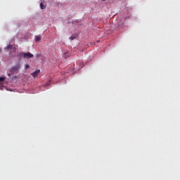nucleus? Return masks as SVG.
<instances>
[{
  "label": "nucleus",
  "instance_id": "1",
  "mask_svg": "<svg viewBox=\"0 0 180 180\" xmlns=\"http://www.w3.org/2000/svg\"><path fill=\"white\" fill-rule=\"evenodd\" d=\"M19 70H20V63H16L11 68L8 69V72L15 75V74H18V72H19Z\"/></svg>",
  "mask_w": 180,
  "mask_h": 180
},
{
  "label": "nucleus",
  "instance_id": "2",
  "mask_svg": "<svg viewBox=\"0 0 180 180\" xmlns=\"http://www.w3.org/2000/svg\"><path fill=\"white\" fill-rule=\"evenodd\" d=\"M33 57H34V56L30 52L24 54V58H33Z\"/></svg>",
  "mask_w": 180,
  "mask_h": 180
},
{
  "label": "nucleus",
  "instance_id": "3",
  "mask_svg": "<svg viewBox=\"0 0 180 180\" xmlns=\"http://www.w3.org/2000/svg\"><path fill=\"white\" fill-rule=\"evenodd\" d=\"M39 73H40V70H35V71L32 74V77H33L34 78H36V77H37Z\"/></svg>",
  "mask_w": 180,
  "mask_h": 180
},
{
  "label": "nucleus",
  "instance_id": "4",
  "mask_svg": "<svg viewBox=\"0 0 180 180\" xmlns=\"http://www.w3.org/2000/svg\"><path fill=\"white\" fill-rule=\"evenodd\" d=\"M18 57H24L25 58V53L18 52Z\"/></svg>",
  "mask_w": 180,
  "mask_h": 180
},
{
  "label": "nucleus",
  "instance_id": "5",
  "mask_svg": "<svg viewBox=\"0 0 180 180\" xmlns=\"http://www.w3.org/2000/svg\"><path fill=\"white\" fill-rule=\"evenodd\" d=\"M12 47H13V45H8L5 49L6 50H12Z\"/></svg>",
  "mask_w": 180,
  "mask_h": 180
},
{
  "label": "nucleus",
  "instance_id": "6",
  "mask_svg": "<svg viewBox=\"0 0 180 180\" xmlns=\"http://www.w3.org/2000/svg\"><path fill=\"white\" fill-rule=\"evenodd\" d=\"M41 39L40 36H35V41H40Z\"/></svg>",
  "mask_w": 180,
  "mask_h": 180
},
{
  "label": "nucleus",
  "instance_id": "7",
  "mask_svg": "<svg viewBox=\"0 0 180 180\" xmlns=\"http://www.w3.org/2000/svg\"><path fill=\"white\" fill-rule=\"evenodd\" d=\"M69 39L70 40H74L75 39H77V35L73 34Z\"/></svg>",
  "mask_w": 180,
  "mask_h": 180
},
{
  "label": "nucleus",
  "instance_id": "8",
  "mask_svg": "<svg viewBox=\"0 0 180 180\" xmlns=\"http://www.w3.org/2000/svg\"><path fill=\"white\" fill-rule=\"evenodd\" d=\"M40 8L41 9H46V5L43 4V3H41Z\"/></svg>",
  "mask_w": 180,
  "mask_h": 180
},
{
  "label": "nucleus",
  "instance_id": "9",
  "mask_svg": "<svg viewBox=\"0 0 180 180\" xmlns=\"http://www.w3.org/2000/svg\"><path fill=\"white\" fill-rule=\"evenodd\" d=\"M4 81H5V77H0V82H4Z\"/></svg>",
  "mask_w": 180,
  "mask_h": 180
},
{
  "label": "nucleus",
  "instance_id": "10",
  "mask_svg": "<svg viewBox=\"0 0 180 180\" xmlns=\"http://www.w3.org/2000/svg\"><path fill=\"white\" fill-rule=\"evenodd\" d=\"M30 68L29 64L25 65V69L27 70Z\"/></svg>",
  "mask_w": 180,
  "mask_h": 180
},
{
  "label": "nucleus",
  "instance_id": "11",
  "mask_svg": "<svg viewBox=\"0 0 180 180\" xmlns=\"http://www.w3.org/2000/svg\"><path fill=\"white\" fill-rule=\"evenodd\" d=\"M11 75H13V74H11V72L8 74V77H11Z\"/></svg>",
  "mask_w": 180,
  "mask_h": 180
},
{
  "label": "nucleus",
  "instance_id": "12",
  "mask_svg": "<svg viewBox=\"0 0 180 180\" xmlns=\"http://www.w3.org/2000/svg\"><path fill=\"white\" fill-rule=\"evenodd\" d=\"M45 86H49V83H45Z\"/></svg>",
  "mask_w": 180,
  "mask_h": 180
},
{
  "label": "nucleus",
  "instance_id": "13",
  "mask_svg": "<svg viewBox=\"0 0 180 180\" xmlns=\"http://www.w3.org/2000/svg\"><path fill=\"white\" fill-rule=\"evenodd\" d=\"M129 18H130V16L125 17V19H129Z\"/></svg>",
  "mask_w": 180,
  "mask_h": 180
},
{
  "label": "nucleus",
  "instance_id": "14",
  "mask_svg": "<svg viewBox=\"0 0 180 180\" xmlns=\"http://www.w3.org/2000/svg\"><path fill=\"white\" fill-rule=\"evenodd\" d=\"M70 23H71V22H68V25H70Z\"/></svg>",
  "mask_w": 180,
  "mask_h": 180
},
{
  "label": "nucleus",
  "instance_id": "15",
  "mask_svg": "<svg viewBox=\"0 0 180 180\" xmlns=\"http://www.w3.org/2000/svg\"><path fill=\"white\" fill-rule=\"evenodd\" d=\"M101 1H106V0H101Z\"/></svg>",
  "mask_w": 180,
  "mask_h": 180
},
{
  "label": "nucleus",
  "instance_id": "16",
  "mask_svg": "<svg viewBox=\"0 0 180 180\" xmlns=\"http://www.w3.org/2000/svg\"><path fill=\"white\" fill-rule=\"evenodd\" d=\"M0 53H1V49H0Z\"/></svg>",
  "mask_w": 180,
  "mask_h": 180
}]
</instances>
